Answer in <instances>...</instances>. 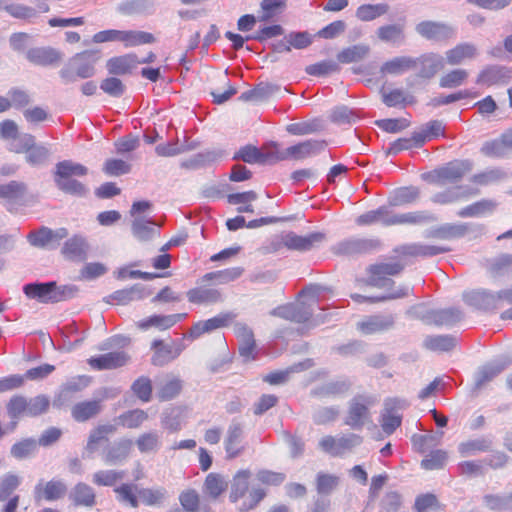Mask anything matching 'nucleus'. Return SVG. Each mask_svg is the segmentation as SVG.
I'll return each instance as SVG.
<instances>
[{"instance_id":"37998d69","label":"nucleus","mask_w":512,"mask_h":512,"mask_svg":"<svg viewBox=\"0 0 512 512\" xmlns=\"http://www.w3.org/2000/svg\"><path fill=\"white\" fill-rule=\"evenodd\" d=\"M506 367L507 363L504 361H494L480 367L475 375L476 387H482L485 383L500 374Z\"/></svg>"},{"instance_id":"603ef678","label":"nucleus","mask_w":512,"mask_h":512,"mask_svg":"<svg viewBox=\"0 0 512 512\" xmlns=\"http://www.w3.org/2000/svg\"><path fill=\"white\" fill-rule=\"evenodd\" d=\"M491 446V440L487 438H477L460 443L458 451L462 457H469L479 452H487L490 450Z\"/></svg>"},{"instance_id":"e433bc0d","label":"nucleus","mask_w":512,"mask_h":512,"mask_svg":"<svg viewBox=\"0 0 512 512\" xmlns=\"http://www.w3.org/2000/svg\"><path fill=\"white\" fill-rule=\"evenodd\" d=\"M457 345V338L453 335H429L423 340V347L430 351L447 352Z\"/></svg>"},{"instance_id":"2f4dec72","label":"nucleus","mask_w":512,"mask_h":512,"mask_svg":"<svg viewBox=\"0 0 512 512\" xmlns=\"http://www.w3.org/2000/svg\"><path fill=\"white\" fill-rule=\"evenodd\" d=\"M405 401L389 399L385 402V413L382 415L381 426L385 433L392 434L401 424V416L392 413L394 408H403Z\"/></svg>"},{"instance_id":"6ab92c4d","label":"nucleus","mask_w":512,"mask_h":512,"mask_svg":"<svg viewBox=\"0 0 512 512\" xmlns=\"http://www.w3.org/2000/svg\"><path fill=\"white\" fill-rule=\"evenodd\" d=\"M479 55L477 46L471 42H461L445 52V64L458 66L476 59Z\"/></svg>"},{"instance_id":"9d476101","label":"nucleus","mask_w":512,"mask_h":512,"mask_svg":"<svg viewBox=\"0 0 512 512\" xmlns=\"http://www.w3.org/2000/svg\"><path fill=\"white\" fill-rule=\"evenodd\" d=\"M27 194V186L24 182L10 181L0 184V202L10 212L24 204Z\"/></svg>"},{"instance_id":"4d7b16f0","label":"nucleus","mask_w":512,"mask_h":512,"mask_svg":"<svg viewBox=\"0 0 512 512\" xmlns=\"http://www.w3.org/2000/svg\"><path fill=\"white\" fill-rule=\"evenodd\" d=\"M144 297L143 289L140 285H134L131 288L121 289L113 292L108 298L117 304L125 305L131 301L139 300Z\"/></svg>"},{"instance_id":"9b49d317","label":"nucleus","mask_w":512,"mask_h":512,"mask_svg":"<svg viewBox=\"0 0 512 512\" xmlns=\"http://www.w3.org/2000/svg\"><path fill=\"white\" fill-rule=\"evenodd\" d=\"M186 296L190 303L204 306L216 305L225 299L220 289L213 287L210 283L199 281L198 286L188 290Z\"/></svg>"},{"instance_id":"412c9836","label":"nucleus","mask_w":512,"mask_h":512,"mask_svg":"<svg viewBox=\"0 0 512 512\" xmlns=\"http://www.w3.org/2000/svg\"><path fill=\"white\" fill-rule=\"evenodd\" d=\"M128 361L129 356L124 351L109 352L87 360L89 366L98 371L116 369L126 365Z\"/></svg>"},{"instance_id":"473e14b6","label":"nucleus","mask_w":512,"mask_h":512,"mask_svg":"<svg viewBox=\"0 0 512 512\" xmlns=\"http://www.w3.org/2000/svg\"><path fill=\"white\" fill-rule=\"evenodd\" d=\"M138 65V57L134 53L112 57L107 61L106 67L111 75H125Z\"/></svg>"},{"instance_id":"052dcab7","label":"nucleus","mask_w":512,"mask_h":512,"mask_svg":"<svg viewBox=\"0 0 512 512\" xmlns=\"http://www.w3.org/2000/svg\"><path fill=\"white\" fill-rule=\"evenodd\" d=\"M87 173V167L71 160H64L56 164L55 176L73 178V176H84Z\"/></svg>"},{"instance_id":"a18cd8bd","label":"nucleus","mask_w":512,"mask_h":512,"mask_svg":"<svg viewBox=\"0 0 512 512\" xmlns=\"http://www.w3.org/2000/svg\"><path fill=\"white\" fill-rule=\"evenodd\" d=\"M469 195L470 193L468 192V189L462 186H457L435 193L431 197V201L435 204L446 205L457 202L463 198L468 197Z\"/></svg>"},{"instance_id":"49530a36","label":"nucleus","mask_w":512,"mask_h":512,"mask_svg":"<svg viewBox=\"0 0 512 512\" xmlns=\"http://www.w3.org/2000/svg\"><path fill=\"white\" fill-rule=\"evenodd\" d=\"M380 41L385 43H400L404 40V24H388L380 26L376 31Z\"/></svg>"},{"instance_id":"e2e57ef3","label":"nucleus","mask_w":512,"mask_h":512,"mask_svg":"<svg viewBox=\"0 0 512 512\" xmlns=\"http://www.w3.org/2000/svg\"><path fill=\"white\" fill-rule=\"evenodd\" d=\"M387 11V4H364L357 8L356 17L361 21L368 22L386 14Z\"/></svg>"},{"instance_id":"c9c22d12","label":"nucleus","mask_w":512,"mask_h":512,"mask_svg":"<svg viewBox=\"0 0 512 512\" xmlns=\"http://www.w3.org/2000/svg\"><path fill=\"white\" fill-rule=\"evenodd\" d=\"M419 196L420 190L418 187H400L393 191L388 198V203L392 207L404 206L416 202Z\"/></svg>"},{"instance_id":"f03ea898","label":"nucleus","mask_w":512,"mask_h":512,"mask_svg":"<svg viewBox=\"0 0 512 512\" xmlns=\"http://www.w3.org/2000/svg\"><path fill=\"white\" fill-rule=\"evenodd\" d=\"M24 294L29 299L40 303H58L73 298L78 289L74 285L58 286L55 281L28 283L23 287Z\"/></svg>"},{"instance_id":"7c9ffc66","label":"nucleus","mask_w":512,"mask_h":512,"mask_svg":"<svg viewBox=\"0 0 512 512\" xmlns=\"http://www.w3.org/2000/svg\"><path fill=\"white\" fill-rule=\"evenodd\" d=\"M187 313H177L171 315H153L147 319L138 322V327L147 330L150 327H156L160 330H166L174 326L176 323L184 320Z\"/></svg>"},{"instance_id":"0e129e2a","label":"nucleus","mask_w":512,"mask_h":512,"mask_svg":"<svg viewBox=\"0 0 512 512\" xmlns=\"http://www.w3.org/2000/svg\"><path fill=\"white\" fill-rule=\"evenodd\" d=\"M340 477L334 474L319 472L316 476V490L319 494L328 495L339 485Z\"/></svg>"},{"instance_id":"5701e85b","label":"nucleus","mask_w":512,"mask_h":512,"mask_svg":"<svg viewBox=\"0 0 512 512\" xmlns=\"http://www.w3.org/2000/svg\"><path fill=\"white\" fill-rule=\"evenodd\" d=\"M399 254L404 256H412V257H433L439 254L447 253L450 251V248L443 245H431L424 243H410L405 244L397 248L396 250Z\"/></svg>"},{"instance_id":"f257e3e1","label":"nucleus","mask_w":512,"mask_h":512,"mask_svg":"<svg viewBox=\"0 0 512 512\" xmlns=\"http://www.w3.org/2000/svg\"><path fill=\"white\" fill-rule=\"evenodd\" d=\"M101 58L98 50H86L71 57L59 71L64 83H73L78 78L87 79L95 75V65Z\"/></svg>"},{"instance_id":"2eb2a0df","label":"nucleus","mask_w":512,"mask_h":512,"mask_svg":"<svg viewBox=\"0 0 512 512\" xmlns=\"http://www.w3.org/2000/svg\"><path fill=\"white\" fill-rule=\"evenodd\" d=\"M152 348L155 350L152 363L155 366H164L179 357L185 349V345L182 341H172L169 344H164L162 340H154Z\"/></svg>"},{"instance_id":"58836bf2","label":"nucleus","mask_w":512,"mask_h":512,"mask_svg":"<svg viewBox=\"0 0 512 512\" xmlns=\"http://www.w3.org/2000/svg\"><path fill=\"white\" fill-rule=\"evenodd\" d=\"M497 207V202L490 199H482L471 205H468L457 212L462 218L479 217L491 214Z\"/></svg>"},{"instance_id":"aec40b11","label":"nucleus","mask_w":512,"mask_h":512,"mask_svg":"<svg viewBox=\"0 0 512 512\" xmlns=\"http://www.w3.org/2000/svg\"><path fill=\"white\" fill-rule=\"evenodd\" d=\"M244 434V425L237 419H233L228 426L226 437L224 440V447L227 457L232 459L240 455L244 447L242 439Z\"/></svg>"},{"instance_id":"1a4fd4ad","label":"nucleus","mask_w":512,"mask_h":512,"mask_svg":"<svg viewBox=\"0 0 512 512\" xmlns=\"http://www.w3.org/2000/svg\"><path fill=\"white\" fill-rule=\"evenodd\" d=\"M233 318L234 314L224 312L207 320H200L191 326L187 333L184 334V338L196 340L206 333H211L217 329L228 326Z\"/></svg>"},{"instance_id":"bf43d9fd","label":"nucleus","mask_w":512,"mask_h":512,"mask_svg":"<svg viewBox=\"0 0 512 512\" xmlns=\"http://www.w3.org/2000/svg\"><path fill=\"white\" fill-rule=\"evenodd\" d=\"M182 414L183 411L179 407L165 410L161 415L162 427L171 432L179 431L183 424Z\"/></svg>"},{"instance_id":"09e8293b","label":"nucleus","mask_w":512,"mask_h":512,"mask_svg":"<svg viewBox=\"0 0 512 512\" xmlns=\"http://www.w3.org/2000/svg\"><path fill=\"white\" fill-rule=\"evenodd\" d=\"M87 386V379L85 377H79L67 382L59 394L55 397L53 405L55 407L64 406L70 399V396L74 392L80 391L82 388Z\"/></svg>"},{"instance_id":"c756f323","label":"nucleus","mask_w":512,"mask_h":512,"mask_svg":"<svg viewBox=\"0 0 512 512\" xmlns=\"http://www.w3.org/2000/svg\"><path fill=\"white\" fill-rule=\"evenodd\" d=\"M244 272L241 267H230L223 270H217L204 274L200 283H210L211 285H224L238 279Z\"/></svg>"},{"instance_id":"dca6fc26","label":"nucleus","mask_w":512,"mask_h":512,"mask_svg":"<svg viewBox=\"0 0 512 512\" xmlns=\"http://www.w3.org/2000/svg\"><path fill=\"white\" fill-rule=\"evenodd\" d=\"M380 242L376 239L350 238L337 243L333 251L341 255L364 254L376 250Z\"/></svg>"},{"instance_id":"69168bd1","label":"nucleus","mask_w":512,"mask_h":512,"mask_svg":"<svg viewBox=\"0 0 512 512\" xmlns=\"http://www.w3.org/2000/svg\"><path fill=\"white\" fill-rule=\"evenodd\" d=\"M182 389V381L179 378H171L163 382L157 390V397L161 401H169L175 398Z\"/></svg>"},{"instance_id":"680f3d73","label":"nucleus","mask_w":512,"mask_h":512,"mask_svg":"<svg viewBox=\"0 0 512 512\" xmlns=\"http://www.w3.org/2000/svg\"><path fill=\"white\" fill-rule=\"evenodd\" d=\"M469 73L465 69H453L441 76L439 86L442 88H456L463 85L468 79Z\"/></svg>"},{"instance_id":"864d4df0","label":"nucleus","mask_w":512,"mask_h":512,"mask_svg":"<svg viewBox=\"0 0 512 512\" xmlns=\"http://www.w3.org/2000/svg\"><path fill=\"white\" fill-rule=\"evenodd\" d=\"M148 419V414L142 409H133L119 415L116 419L118 425L128 428H139Z\"/></svg>"},{"instance_id":"6e6d98bb","label":"nucleus","mask_w":512,"mask_h":512,"mask_svg":"<svg viewBox=\"0 0 512 512\" xmlns=\"http://www.w3.org/2000/svg\"><path fill=\"white\" fill-rule=\"evenodd\" d=\"M155 42L153 34L145 31L123 30L122 43L125 47H134L142 44H150Z\"/></svg>"},{"instance_id":"f3484780","label":"nucleus","mask_w":512,"mask_h":512,"mask_svg":"<svg viewBox=\"0 0 512 512\" xmlns=\"http://www.w3.org/2000/svg\"><path fill=\"white\" fill-rule=\"evenodd\" d=\"M90 245L87 238L81 234H75L68 238L62 248L61 254L70 261L82 262L87 259Z\"/></svg>"},{"instance_id":"8fccbe9b","label":"nucleus","mask_w":512,"mask_h":512,"mask_svg":"<svg viewBox=\"0 0 512 512\" xmlns=\"http://www.w3.org/2000/svg\"><path fill=\"white\" fill-rule=\"evenodd\" d=\"M157 232L155 223L151 220L135 217L132 222V233L140 241L150 240Z\"/></svg>"},{"instance_id":"39448f33","label":"nucleus","mask_w":512,"mask_h":512,"mask_svg":"<svg viewBox=\"0 0 512 512\" xmlns=\"http://www.w3.org/2000/svg\"><path fill=\"white\" fill-rule=\"evenodd\" d=\"M484 231V226L474 223H445L438 227L428 230L425 234L427 238H436L441 240H451L464 237L468 234L480 235Z\"/></svg>"},{"instance_id":"72a5a7b5","label":"nucleus","mask_w":512,"mask_h":512,"mask_svg":"<svg viewBox=\"0 0 512 512\" xmlns=\"http://www.w3.org/2000/svg\"><path fill=\"white\" fill-rule=\"evenodd\" d=\"M102 411V401L100 399L82 401L72 407L71 415L77 422H85Z\"/></svg>"},{"instance_id":"bb28decb","label":"nucleus","mask_w":512,"mask_h":512,"mask_svg":"<svg viewBox=\"0 0 512 512\" xmlns=\"http://www.w3.org/2000/svg\"><path fill=\"white\" fill-rule=\"evenodd\" d=\"M415 68L414 57L411 56H396L385 61L380 67V73L383 76L402 75Z\"/></svg>"},{"instance_id":"0eeeda50","label":"nucleus","mask_w":512,"mask_h":512,"mask_svg":"<svg viewBox=\"0 0 512 512\" xmlns=\"http://www.w3.org/2000/svg\"><path fill=\"white\" fill-rule=\"evenodd\" d=\"M416 76L423 80L433 79L445 67V59L441 54L427 52L414 57Z\"/></svg>"},{"instance_id":"f8f14e48","label":"nucleus","mask_w":512,"mask_h":512,"mask_svg":"<svg viewBox=\"0 0 512 512\" xmlns=\"http://www.w3.org/2000/svg\"><path fill=\"white\" fill-rule=\"evenodd\" d=\"M67 236L68 231L66 228L52 230L43 226L38 230L31 231L27 235V240L34 247L53 249L58 246L60 240Z\"/></svg>"},{"instance_id":"ea45409f","label":"nucleus","mask_w":512,"mask_h":512,"mask_svg":"<svg viewBox=\"0 0 512 512\" xmlns=\"http://www.w3.org/2000/svg\"><path fill=\"white\" fill-rule=\"evenodd\" d=\"M434 221H436V217L427 211H414L401 214L394 213L393 217V225H422Z\"/></svg>"},{"instance_id":"ddd939ff","label":"nucleus","mask_w":512,"mask_h":512,"mask_svg":"<svg viewBox=\"0 0 512 512\" xmlns=\"http://www.w3.org/2000/svg\"><path fill=\"white\" fill-rule=\"evenodd\" d=\"M324 240L325 234L321 232H313L305 236L288 232L281 238V242L286 248L301 252L318 247Z\"/></svg>"},{"instance_id":"79ce46f5","label":"nucleus","mask_w":512,"mask_h":512,"mask_svg":"<svg viewBox=\"0 0 512 512\" xmlns=\"http://www.w3.org/2000/svg\"><path fill=\"white\" fill-rule=\"evenodd\" d=\"M161 445V435L157 431L142 433L136 440V446L143 454L157 453L160 450Z\"/></svg>"},{"instance_id":"4468645a","label":"nucleus","mask_w":512,"mask_h":512,"mask_svg":"<svg viewBox=\"0 0 512 512\" xmlns=\"http://www.w3.org/2000/svg\"><path fill=\"white\" fill-rule=\"evenodd\" d=\"M421 309V306L416 308L417 316L427 324L451 326L463 318L462 311L455 307L442 310H432L425 313L421 312Z\"/></svg>"},{"instance_id":"3c124183","label":"nucleus","mask_w":512,"mask_h":512,"mask_svg":"<svg viewBox=\"0 0 512 512\" xmlns=\"http://www.w3.org/2000/svg\"><path fill=\"white\" fill-rule=\"evenodd\" d=\"M425 143V134L414 132L411 137L408 138H399L393 143H391L388 153L389 154H398L403 150H408L411 148H419Z\"/></svg>"},{"instance_id":"774afa93","label":"nucleus","mask_w":512,"mask_h":512,"mask_svg":"<svg viewBox=\"0 0 512 512\" xmlns=\"http://www.w3.org/2000/svg\"><path fill=\"white\" fill-rule=\"evenodd\" d=\"M484 503L490 510L493 511L505 512L512 509L510 493L507 495H485Z\"/></svg>"},{"instance_id":"f704fd0d","label":"nucleus","mask_w":512,"mask_h":512,"mask_svg":"<svg viewBox=\"0 0 512 512\" xmlns=\"http://www.w3.org/2000/svg\"><path fill=\"white\" fill-rule=\"evenodd\" d=\"M26 57L35 65L48 66L61 60L62 55L54 48L39 47L28 50Z\"/></svg>"},{"instance_id":"13d9d810","label":"nucleus","mask_w":512,"mask_h":512,"mask_svg":"<svg viewBox=\"0 0 512 512\" xmlns=\"http://www.w3.org/2000/svg\"><path fill=\"white\" fill-rule=\"evenodd\" d=\"M287 0H261V14L258 21L268 22L273 17L280 14L286 8Z\"/></svg>"},{"instance_id":"a211bd4d","label":"nucleus","mask_w":512,"mask_h":512,"mask_svg":"<svg viewBox=\"0 0 512 512\" xmlns=\"http://www.w3.org/2000/svg\"><path fill=\"white\" fill-rule=\"evenodd\" d=\"M512 78V70L502 65H488L477 76L476 83L484 86L507 84Z\"/></svg>"},{"instance_id":"5fc2aeb1","label":"nucleus","mask_w":512,"mask_h":512,"mask_svg":"<svg viewBox=\"0 0 512 512\" xmlns=\"http://www.w3.org/2000/svg\"><path fill=\"white\" fill-rule=\"evenodd\" d=\"M227 488V481L225 478L217 473H209L204 482V492L211 498L216 499Z\"/></svg>"},{"instance_id":"b1692460","label":"nucleus","mask_w":512,"mask_h":512,"mask_svg":"<svg viewBox=\"0 0 512 512\" xmlns=\"http://www.w3.org/2000/svg\"><path fill=\"white\" fill-rule=\"evenodd\" d=\"M67 491L66 484L61 480H50L45 484L40 481L34 488V498L36 501L42 499L46 501H55L62 498Z\"/></svg>"},{"instance_id":"4be33fe9","label":"nucleus","mask_w":512,"mask_h":512,"mask_svg":"<svg viewBox=\"0 0 512 512\" xmlns=\"http://www.w3.org/2000/svg\"><path fill=\"white\" fill-rule=\"evenodd\" d=\"M415 30L423 38L432 41L445 40L454 34L450 26L435 21H422L416 25Z\"/></svg>"},{"instance_id":"de8ad7c7","label":"nucleus","mask_w":512,"mask_h":512,"mask_svg":"<svg viewBox=\"0 0 512 512\" xmlns=\"http://www.w3.org/2000/svg\"><path fill=\"white\" fill-rule=\"evenodd\" d=\"M381 96L382 102L388 107L405 106L415 102L412 95L399 88L390 91L381 90Z\"/></svg>"},{"instance_id":"393cba45","label":"nucleus","mask_w":512,"mask_h":512,"mask_svg":"<svg viewBox=\"0 0 512 512\" xmlns=\"http://www.w3.org/2000/svg\"><path fill=\"white\" fill-rule=\"evenodd\" d=\"M276 145L274 149L268 152H261L257 147L252 145H246L241 147L234 155L233 159L242 160L245 163L254 164H265L276 162L274 157L276 155Z\"/></svg>"},{"instance_id":"7ed1b4c3","label":"nucleus","mask_w":512,"mask_h":512,"mask_svg":"<svg viewBox=\"0 0 512 512\" xmlns=\"http://www.w3.org/2000/svg\"><path fill=\"white\" fill-rule=\"evenodd\" d=\"M472 166V162L469 160H455L423 174L422 179L442 187L458 182L466 173L472 170Z\"/></svg>"},{"instance_id":"338daca9","label":"nucleus","mask_w":512,"mask_h":512,"mask_svg":"<svg viewBox=\"0 0 512 512\" xmlns=\"http://www.w3.org/2000/svg\"><path fill=\"white\" fill-rule=\"evenodd\" d=\"M55 183L57 187L62 190L65 193L77 195V196H83L86 194L87 189L86 187L79 181L69 178V177H60L55 176Z\"/></svg>"},{"instance_id":"4c0bfd02","label":"nucleus","mask_w":512,"mask_h":512,"mask_svg":"<svg viewBox=\"0 0 512 512\" xmlns=\"http://www.w3.org/2000/svg\"><path fill=\"white\" fill-rule=\"evenodd\" d=\"M69 498L76 506L91 507L95 504V492L86 483H77L70 492Z\"/></svg>"},{"instance_id":"c85d7f7f","label":"nucleus","mask_w":512,"mask_h":512,"mask_svg":"<svg viewBox=\"0 0 512 512\" xmlns=\"http://www.w3.org/2000/svg\"><path fill=\"white\" fill-rule=\"evenodd\" d=\"M394 213L386 206H380L375 210L367 211L356 218V224L360 226L381 223L385 226L393 225Z\"/></svg>"},{"instance_id":"c03bdc74","label":"nucleus","mask_w":512,"mask_h":512,"mask_svg":"<svg viewBox=\"0 0 512 512\" xmlns=\"http://www.w3.org/2000/svg\"><path fill=\"white\" fill-rule=\"evenodd\" d=\"M370 53V47L366 44L349 46L337 54V60L343 64L358 62L365 59Z\"/></svg>"},{"instance_id":"a878e982","label":"nucleus","mask_w":512,"mask_h":512,"mask_svg":"<svg viewBox=\"0 0 512 512\" xmlns=\"http://www.w3.org/2000/svg\"><path fill=\"white\" fill-rule=\"evenodd\" d=\"M132 440L120 439L114 442L102 453V459L107 465H120L129 457L132 448Z\"/></svg>"},{"instance_id":"a19ab883","label":"nucleus","mask_w":512,"mask_h":512,"mask_svg":"<svg viewBox=\"0 0 512 512\" xmlns=\"http://www.w3.org/2000/svg\"><path fill=\"white\" fill-rule=\"evenodd\" d=\"M250 476L251 472L249 470H240L235 474L229 495L231 502L237 503L246 495L249 487Z\"/></svg>"},{"instance_id":"6e6552de","label":"nucleus","mask_w":512,"mask_h":512,"mask_svg":"<svg viewBox=\"0 0 512 512\" xmlns=\"http://www.w3.org/2000/svg\"><path fill=\"white\" fill-rule=\"evenodd\" d=\"M374 403L370 396L359 395L352 399L345 424L353 429H361L369 419V406Z\"/></svg>"},{"instance_id":"cd10ccee","label":"nucleus","mask_w":512,"mask_h":512,"mask_svg":"<svg viewBox=\"0 0 512 512\" xmlns=\"http://www.w3.org/2000/svg\"><path fill=\"white\" fill-rule=\"evenodd\" d=\"M394 324L392 315H373L357 323V329L364 334H373L385 331Z\"/></svg>"},{"instance_id":"20e7f679","label":"nucleus","mask_w":512,"mask_h":512,"mask_svg":"<svg viewBox=\"0 0 512 512\" xmlns=\"http://www.w3.org/2000/svg\"><path fill=\"white\" fill-rule=\"evenodd\" d=\"M362 443V437L354 434H342L339 436H324L319 441V448L332 457H343L351 453Z\"/></svg>"},{"instance_id":"423d86ee","label":"nucleus","mask_w":512,"mask_h":512,"mask_svg":"<svg viewBox=\"0 0 512 512\" xmlns=\"http://www.w3.org/2000/svg\"><path fill=\"white\" fill-rule=\"evenodd\" d=\"M326 142L321 140L309 139L290 146L284 151H279L276 148L275 161L285 160L287 158L304 159L310 156L319 154L325 149Z\"/></svg>"}]
</instances>
